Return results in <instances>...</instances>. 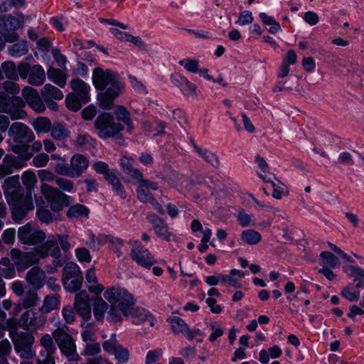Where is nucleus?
Returning <instances> with one entry per match:
<instances>
[{
	"label": "nucleus",
	"mask_w": 364,
	"mask_h": 364,
	"mask_svg": "<svg viewBox=\"0 0 364 364\" xmlns=\"http://www.w3.org/2000/svg\"><path fill=\"white\" fill-rule=\"evenodd\" d=\"M92 80L95 89L102 92L98 95L100 107L105 109H111L114 100L124 89L119 75L112 70L97 67L92 71Z\"/></svg>",
	"instance_id": "1"
},
{
	"label": "nucleus",
	"mask_w": 364,
	"mask_h": 364,
	"mask_svg": "<svg viewBox=\"0 0 364 364\" xmlns=\"http://www.w3.org/2000/svg\"><path fill=\"white\" fill-rule=\"evenodd\" d=\"M104 297L110 304L107 319L114 323L122 321V316L129 312L136 302L133 296L127 289L119 287H112L106 290L104 292Z\"/></svg>",
	"instance_id": "2"
},
{
	"label": "nucleus",
	"mask_w": 364,
	"mask_h": 364,
	"mask_svg": "<svg viewBox=\"0 0 364 364\" xmlns=\"http://www.w3.org/2000/svg\"><path fill=\"white\" fill-rule=\"evenodd\" d=\"M8 134L16 143L12 146V151L18 154L24 161L30 160L33 156V154L28 151V144L35 139L33 131L26 124L17 122L10 126Z\"/></svg>",
	"instance_id": "3"
},
{
	"label": "nucleus",
	"mask_w": 364,
	"mask_h": 364,
	"mask_svg": "<svg viewBox=\"0 0 364 364\" xmlns=\"http://www.w3.org/2000/svg\"><path fill=\"white\" fill-rule=\"evenodd\" d=\"M60 248L65 252L70 248V244L68 242V235L65 234L49 235L47 240L37 248L40 257L45 258L48 255L55 257L53 262L55 267H61L63 262L59 260L61 257Z\"/></svg>",
	"instance_id": "4"
},
{
	"label": "nucleus",
	"mask_w": 364,
	"mask_h": 364,
	"mask_svg": "<svg viewBox=\"0 0 364 364\" xmlns=\"http://www.w3.org/2000/svg\"><path fill=\"white\" fill-rule=\"evenodd\" d=\"M94 127L101 139L122 137L121 132L124 129L120 122L114 121L111 113L103 112L97 116L94 122Z\"/></svg>",
	"instance_id": "5"
},
{
	"label": "nucleus",
	"mask_w": 364,
	"mask_h": 364,
	"mask_svg": "<svg viewBox=\"0 0 364 364\" xmlns=\"http://www.w3.org/2000/svg\"><path fill=\"white\" fill-rule=\"evenodd\" d=\"M25 17L21 12L0 15V34L8 43H14L19 39L17 30L23 27Z\"/></svg>",
	"instance_id": "6"
},
{
	"label": "nucleus",
	"mask_w": 364,
	"mask_h": 364,
	"mask_svg": "<svg viewBox=\"0 0 364 364\" xmlns=\"http://www.w3.org/2000/svg\"><path fill=\"white\" fill-rule=\"evenodd\" d=\"M73 92L66 96L67 107L74 112L82 107V103L90 100V86L80 78L73 79L70 82Z\"/></svg>",
	"instance_id": "7"
},
{
	"label": "nucleus",
	"mask_w": 364,
	"mask_h": 364,
	"mask_svg": "<svg viewBox=\"0 0 364 364\" xmlns=\"http://www.w3.org/2000/svg\"><path fill=\"white\" fill-rule=\"evenodd\" d=\"M14 350L21 358L29 360L36 356L33 349L35 337L31 333L21 331L14 334L12 337Z\"/></svg>",
	"instance_id": "8"
},
{
	"label": "nucleus",
	"mask_w": 364,
	"mask_h": 364,
	"mask_svg": "<svg viewBox=\"0 0 364 364\" xmlns=\"http://www.w3.org/2000/svg\"><path fill=\"white\" fill-rule=\"evenodd\" d=\"M53 336L60 352L70 362H77L80 359L77 353L73 338L63 329L58 328L53 332Z\"/></svg>",
	"instance_id": "9"
},
{
	"label": "nucleus",
	"mask_w": 364,
	"mask_h": 364,
	"mask_svg": "<svg viewBox=\"0 0 364 364\" xmlns=\"http://www.w3.org/2000/svg\"><path fill=\"white\" fill-rule=\"evenodd\" d=\"M41 190L45 198L50 203V208L55 212H59L64 206H69L73 203L72 197L46 183L41 185Z\"/></svg>",
	"instance_id": "10"
},
{
	"label": "nucleus",
	"mask_w": 364,
	"mask_h": 364,
	"mask_svg": "<svg viewBox=\"0 0 364 364\" xmlns=\"http://www.w3.org/2000/svg\"><path fill=\"white\" fill-rule=\"evenodd\" d=\"M82 280V273L78 265L74 262L67 263L62 276L64 288L70 292L77 291L81 288Z\"/></svg>",
	"instance_id": "11"
},
{
	"label": "nucleus",
	"mask_w": 364,
	"mask_h": 364,
	"mask_svg": "<svg viewBox=\"0 0 364 364\" xmlns=\"http://www.w3.org/2000/svg\"><path fill=\"white\" fill-rule=\"evenodd\" d=\"M46 321L47 317L40 309L38 311L28 309L21 316L18 320V326L21 328L32 333L43 328Z\"/></svg>",
	"instance_id": "12"
},
{
	"label": "nucleus",
	"mask_w": 364,
	"mask_h": 364,
	"mask_svg": "<svg viewBox=\"0 0 364 364\" xmlns=\"http://www.w3.org/2000/svg\"><path fill=\"white\" fill-rule=\"evenodd\" d=\"M18 237L24 245L37 246L42 245L46 235L43 230L34 229L30 223H27L18 228Z\"/></svg>",
	"instance_id": "13"
},
{
	"label": "nucleus",
	"mask_w": 364,
	"mask_h": 364,
	"mask_svg": "<svg viewBox=\"0 0 364 364\" xmlns=\"http://www.w3.org/2000/svg\"><path fill=\"white\" fill-rule=\"evenodd\" d=\"M10 255L14 260V264L20 271L37 264L41 259L37 249L36 252H21L18 249L14 248L11 250Z\"/></svg>",
	"instance_id": "14"
},
{
	"label": "nucleus",
	"mask_w": 364,
	"mask_h": 364,
	"mask_svg": "<svg viewBox=\"0 0 364 364\" xmlns=\"http://www.w3.org/2000/svg\"><path fill=\"white\" fill-rule=\"evenodd\" d=\"M23 102L19 97L10 98L5 92H0V112L9 114L12 119L22 118L25 113L18 107Z\"/></svg>",
	"instance_id": "15"
},
{
	"label": "nucleus",
	"mask_w": 364,
	"mask_h": 364,
	"mask_svg": "<svg viewBox=\"0 0 364 364\" xmlns=\"http://www.w3.org/2000/svg\"><path fill=\"white\" fill-rule=\"evenodd\" d=\"M129 244L132 246L130 256L139 265L150 268L156 262L148 249L144 247L139 241H130Z\"/></svg>",
	"instance_id": "16"
},
{
	"label": "nucleus",
	"mask_w": 364,
	"mask_h": 364,
	"mask_svg": "<svg viewBox=\"0 0 364 364\" xmlns=\"http://www.w3.org/2000/svg\"><path fill=\"white\" fill-rule=\"evenodd\" d=\"M74 306L78 315L85 321H88L90 318V299L88 294L85 291H80L76 294Z\"/></svg>",
	"instance_id": "17"
},
{
	"label": "nucleus",
	"mask_w": 364,
	"mask_h": 364,
	"mask_svg": "<svg viewBox=\"0 0 364 364\" xmlns=\"http://www.w3.org/2000/svg\"><path fill=\"white\" fill-rule=\"evenodd\" d=\"M22 96L29 107L36 112L41 113L45 111L46 105L36 89L26 86L22 90Z\"/></svg>",
	"instance_id": "18"
},
{
	"label": "nucleus",
	"mask_w": 364,
	"mask_h": 364,
	"mask_svg": "<svg viewBox=\"0 0 364 364\" xmlns=\"http://www.w3.org/2000/svg\"><path fill=\"white\" fill-rule=\"evenodd\" d=\"M25 162L19 155L18 157L13 155H6L0 165V178L12 173L14 169L23 167Z\"/></svg>",
	"instance_id": "19"
},
{
	"label": "nucleus",
	"mask_w": 364,
	"mask_h": 364,
	"mask_svg": "<svg viewBox=\"0 0 364 364\" xmlns=\"http://www.w3.org/2000/svg\"><path fill=\"white\" fill-rule=\"evenodd\" d=\"M33 208L31 197L23 198L22 202L14 204V206L11 208L12 219L16 223H19Z\"/></svg>",
	"instance_id": "20"
},
{
	"label": "nucleus",
	"mask_w": 364,
	"mask_h": 364,
	"mask_svg": "<svg viewBox=\"0 0 364 364\" xmlns=\"http://www.w3.org/2000/svg\"><path fill=\"white\" fill-rule=\"evenodd\" d=\"M148 221L152 225L153 229L158 237L165 240H170L171 233L165 221L157 215L149 213L147 215Z\"/></svg>",
	"instance_id": "21"
},
{
	"label": "nucleus",
	"mask_w": 364,
	"mask_h": 364,
	"mask_svg": "<svg viewBox=\"0 0 364 364\" xmlns=\"http://www.w3.org/2000/svg\"><path fill=\"white\" fill-rule=\"evenodd\" d=\"M89 160L81 154L73 155L70 161V166L74 178H77L87 168Z\"/></svg>",
	"instance_id": "22"
},
{
	"label": "nucleus",
	"mask_w": 364,
	"mask_h": 364,
	"mask_svg": "<svg viewBox=\"0 0 364 364\" xmlns=\"http://www.w3.org/2000/svg\"><path fill=\"white\" fill-rule=\"evenodd\" d=\"M46 274L39 267H34L26 274V282L32 286L35 290L41 289L45 282Z\"/></svg>",
	"instance_id": "23"
},
{
	"label": "nucleus",
	"mask_w": 364,
	"mask_h": 364,
	"mask_svg": "<svg viewBox=\"0 0 364 364\" xmlns=\"http://www.w3.org/2000/svg\"><path fill=\"white\" fill-rule=\"evenodd\" d=\"M41 95L46 104H49L53 100H60L63 98L62 91L50 84H46L43 86L41 90Z\"/></svg>",
	"instance_id": "24"
},
{
	"label": "nucleus",
	"mask_w": 364,
	"mask_h": 364,
	"mask_svg": "<svg viewBox=\"0 0 364 364\" xmlns=\"http://www.w3.org/2000/svg\"><path fill=\"white\" fill-rule=\"evenodd\" d=\"M193 147L198 155L203 159V160L209 164L214 168L218 169L220 166V161L217 155L211 151L198 146L194 141H192Z\"/></svg>",
	"instance_id": "25"
},
{
	"label": "nucleus",
	"mask_w": 364,
	"mask_h": 364,
	"mask_svg": "<svg viewBox=\"0 0 364 364\" xmlns=\"http://www.w3.org/2000/svg\"><path fill=\"white\" fill-rule=\"evenodd\" d=\"M39 301V298L36 290H31L29 289L24 295L23 294V297L21 299V303L15 306V311L18 312L21 310V307L24 309H28L30 307L35 306L38 304Z\"/></svg>",
	"instance_id": "26"
},
{
	"label": "nucleus",
	"mask_w": 364,
	"mask_h": 364,
	"mask_svg": "<svg viewBox=\"0 0 364 364\" xmlns=\"http://www.w3.org/2000/svg\"><path fill=\"white\" fill-rule=\"evenodd\" d=\"M125 314V317L132 316L138 318L141 321H148L150 326H154V318L153 316L146 309L136 306L134 304Z\"/></svg>",
	"instance_id": "27"
},
{
	"label": "nucleus",
	"mask_w": 364,
	"mask_h": 364,
	"mask_svg": "<svg viewBox=\"0 0 364 364\" xmlns=\"http://www.w3.org/2000/svg\"><path fill=\"white\" fill-rule=\"evenodd\" d=\"M45 80L46 74L42 66L40 65H33L28 78V82L34 86H40L43 84Z\"/></svg>",
	"instance_id": "28"
},
{
	"label": "nucleus",
	"mask_w": 364,
	"mask_h": 364,
	"mask_svg": "<svg viewBox=\"0 0 364 364\" xmlns=\"http://www.w3.org/2000/svg\"><path fill=\"white\" fill-rule=\"evenodd\" d=\"M73 144L77 150L83 151L95 147L96 140L88 134H79Z\"/></svg>",
	"instance_id": "29"
},
{
	"label": "nucleus",
	"mask_w": 364,
	"mask_h": 364,
	"mask_svg": "<svg viewBox=\"0 0 364 364\" xmlns=\"http://www.w3.org/2000/svg\"><path fill=\"white\" fill-rule=\"evenodd\" d=\"M105 179L112 185L113 190L120 198L123 199L126 198V191L119 178V173L117 171L112 170V173L107 174Z\"/></svg>",
	"instance_id": "30"
},
{
	"label": "nucleus",
	"mask_w": 364,
	"mask_h": 364,
	"mask_svg": "<svg viewBox=\"0 0 364 364\" xmlns=\"http://www.w3.org/2000/svg\"><path fill=\"white\" fill-rule=\"evenodd\" d=\"M114 114L117 117L118 122H122L124 123L127 126V131L131 133L134 130V127L127 109L123 105H118L116 107Z\"/></svg>",
	"instance_id": "31"
},
{
	"label": "nucleus",
	"mask_w": 364,
	"mask_h": 364,
	"mask_svg": "<svg viewBox=\"0 0 364 364\" xmlns=\"http://www.w3.org/2000/svg\"><path fill=\"white\" fill-rule=\"evenodd\" d=\"M59 297L60 296L58 294L46 296L43 302V305L39 309L45 315L46 314L58 309L60 306Z\"/></svg>",
	"instance_id": "32"
},
{
	"label": "nucleus",
	"mask_w": 364,
	"mask_h": 364,
	"mask_svg": "<svg viewBox=\"0 0 364 364\" xmlns=\"http://www.w3.org/2000/svg\"><path fill=\"white\" fill-rule=\"evenodd\" d=\"M50 132V136L54 139L59 141L65 140L70 136V131L66 127V125L60 122H54Z\"/></svg>",
	"instance_id": "33"
},
{
	"label": "nucleus",
	"mask_w": 364,
	"mask_h": 364,
	"mask_svg": "<svg viewBox=\"0 0 364 364\" xmlns=\"http://www.w3.org/2000/svg\"><path fill=\"white\" fill-rule=\"evenodd\" d=\"M89 214V208L80 203L70 205L66 212L67 217L70 218H88Z\"/></svg>",
	"instance_id": "34"
},
{
	"label": "nucleus",
	"mask_w": 364,
	"mask_h": 364,
	"mask_svg": "<svg viewBox=\"0 0 364 364\" xmlns=\"http://www.w3.org/2000/svg\"><path fill=\"white\" fill-rule=\"evenodd\" d=\"M85 279L88 283L87 287L89 291L97 294H100L103 290V287L97 283V279L95 275L94 268L87 270Z\"/></svg>",
	"instance_id": "35"
},
{
	"label": "nucleus",
	"mask_w": 364,
	"mask_h": 364,
	"mask_svg": "<svg viewBox=\"0 0 364 364\" xmlns=\"http://www.w3.org/2000/svg\"><path fill=\"white\" fill-rule=\"evenodd\" d=\"M241 239L248 245H255L261 241L262 236L257 231L253 229H248L242 232Z\"/></svg>",
	"instance_id": "36"
},
{
	"label": "nucleus",
	"mask_w": 364,
	"mask_h": 364,
	"mask_svg": "<svg viewBox=\"0 0 364 364\" xmlns=\"http://www.w3.org/2000/svg\"><path fill=\"white\" fill-rule=\"evenodd\" d=\"M48 77L51 81L60 87H63L66 84V74L58 69L50 68L48 70Z\"/></svg>",
	"instance_id": "37"
},
{
	"label": "nucleus",
	"mask_w": 364,
	"mask_h": 364,
	"mask_svg": "<svg viewBox=\"0 0 364 364\" xmlns=\"http://www.w3.org/2000/svg\"><path fill=\"white\" fill-rule=\"evenodd\" d=\"M109 235H100L97 237L90 234L87 245L93 250H97L101 246L108 242Z\"/></svg>",
	"instance_id": "38"
},
{
	"label": "nucleus",
	"mask_w": 364,
	"mask_h": 364,
	"mask_svg": "<svg viewBox=\"0 0 364 364\" xmlns=\"http://www.w3.org/2000/svg\"><path fill=\"white\" fill-rule=\"evenodd\" d=\"M8 51L9 55L12 57L18 58L24 55L28 51L27 42L26 41H21L9 46Z\"/></svg>",
	"instance_id": "39"
},
{
	"label": "nucleus",
	"mask_w": 364,
	"mask_h": 364,
	"mask_svg": "<svg viewBox=\"0 0 364 364\" xmlns=\"http://www.w3.org/2000/svg\"><path fill=\"white\" fill-rule=\"evenodd\" d=\"M320 257L322 260L323 267L335 268L340 266L339 259L331 252L323 251L321 252Z\"/></svg>",
	"instance_id": "40"
},
{
	"label": "nucleus",
	"mask_w": 364,
	"mask_h": 364,
	"mask_svg": "<svg viewBox=\"0 0 364 364\" xmlns=\"http://www.w3.org/2000/svg\"><path fill=\"white\" fill-rule=\"evenodd\" d=\"M108 304L101 297H97L94 301L93 314L97 320H101L107 310Z\"/></svg>",
	"instance_id": "41"
},
{
	"label": "nucleus",
	"mask_w": 364,
	"mask_h": 364,
	"mask_svg": "<svg viewBox=\"0 0 364 364\" xmlns=\"http://www.w3.org/2000/svg\"><path fill=\"white\" fill-rule=\"evenodd\" d=\"M171 329L175 334L182 333L186 336L188 326L181 318L174 316L170 318Z\"/></svg>",
	"instance_id": "42"
},
{
	"label": "nucleus",
	"mask_w": 364,
	"mask_h": 364,
	"mask_svg": "<svg viewBox=\"0 0 364 364\" xmlns=\"http://www.w3.org/2000/svg\"><path fill=\"white\" fill-rule=\"evenodd\" d=\"M53 336L49 334L43 335L40 339V344L43 348L44 350L41 353H48V354H54L56 348L53 343Z\"/></svg>",
	"instance_id": "43"
},
{
	"label": "nucleus",
	"mask_w": 364,
	"mask_h": 364,
	"mask_svg": "<svg viewBox=\"0 0 364 364\" xmlns=\"http://www.w3.org/2000/svg\"><path fill=\"white\" fill-rule=\"evenodd\" d=\"M5 196L9 203H13L14 204L21 203L23 198L27 196H24V190L21 186L18 189L10 191L4 193Z\"/></svg>",
	"instance_id": "44"
},
{
	"label": "nucleus",
	"mask_w": 364,
	"mask_h": 364,
	"mask_svg": "<svg viewBox=\"0 0 364 364\" xmlns=\"http://www.w3.org/2000/svg\"><path fill=\"white\" fill-rule=\"evenodd\" d=\"M51 122L46 117H38L33 124L37 133H48L51 129Z\"/></svg>",
	"instance_id": "45"
},
{
	"label": "nucleus",
	"mask_w": 364,
	"mask_h": 364,
	"mask_svg": "<svg viewBox=\"0 0 364 364\" xmlns=\"http://www.w3.org/2000/svg\"><path fill=\"white\" fill-rule=\"evenodd\" d=\"M245 276V273L238 269H232L228 275H225L227 286H232L236 288L240 287V284L238 281V278L242 277Z\"/></svg>",
	"instance_id": "46"
},
{
	"label": "nucleus",
	"mask_w": 364,
	"mask_h": 364,
	"mask_svg": "<svg viewBox=\"0 0 364 364\" xmlns=\"http://www.w3.org/2000/svg\"><path fill=\"white\" fill-rule=\"evenodd\" d=\"M343 271L348 276L353 277L355 282L358 279H364V269L358 266L345 265L343 266Z\"/></svg>",
	"instance_id": "47"
},
{
	"label": "nucleus",
	"mask_w": 364,
	"mask_h": 364,
	"mask_svg": "<svg viewBox=\"0 0 364 364\" xmlns=\"http://www.w3.org/2000/svg\"><path fill=\"white\" fill-rule=\"evenodd\" d=\"M22 181L26 188L27 193L31 194L32 189L37 182L35 173L31 171H25L22 175Z\"/></svg>",
	"instance_id": "48"
},
{
	"label": "nucleus",
	"mask_w": 364,
	"mask_h": 364,
	"mask_svg": "<svg viewBox=\"0 0 364 364\" xmlns=\"http://www.w3.org/2000/svg\"><path fill=\"white\" fill-rule=\"evenodd\" d=\"M21 186L19 176L16 175L6 178L4 182L2 188L5 193L16 188L18 189Z\"/></svg>",
	"instance_id": "49"
},
{
	"label": "nucleus",
	"mask_w": 364,
	"mask_h": 364,
	"mask_svg": "<svg viewBox=\"0 0 364 364\" xmlns=\"http://www.w3.org/2000/svg\"><path fill=\"white\" fill-rule=\"evenodd\" d=\"M101 352V346L95 341L85 343L82 355L85 356H95Z\"/></svg>",
	"instance_id": "50"
},
{
	"label": "nucleus",
	"mask_w": 364,
	"mask_h": 364,
	"mask_svg": "<svg viewBox=\"0 0 364 364\" xmlns=\"http://www.w3.org/2000/svg\"><path fill=\"white\" fill-rule=\"evenodd\" d=\"M25 4V0H5L0 4V12L4 13L12 8H19Z\"/></svg>",
	"instance_id": "51"
},
{
	"label": "nucleus",
	"mask_w": 364,
	"mask_h": 364,
	"mask_svg": "<svg viewBox=\"0 0 364 364\" xmlns=\"http://www.w3.org/2000/svg\"><path fill=\"white\" fill-rule=\"evenodd\" d=\"M178 64L183 66L184 68L190 73H196L198 71L199 62L197 60L190 58L183 59L180 60Z\"/></svg>",
	"instance_id": "52"
},
{
	"label": "nucleus",
	"mask_w": 364,
	"mask_h": 364,
	"mask_svg": "<svg viewBox=\"0 0 364 364\" xmlns=\"http://www.w3.org/2000/svg\"><path fill=\"white\" fill-rule=\"evenodd\" d=\"M182 82L183 84L179 88L185 96H196L197 95L195 84L190 82L188 79L182 80Z\"/></svg>",
	"instance_id": "53"
},
{
	"label": "nucleus",
	"mask_w": 364,
	"mask_h": 364,
	"mask_svg": "<svg viewBox=\"0 0 364 364\" xmlns=\"http://www.w3.org/2000/svg\"><path fill=\"white\" fill-rule=\"evenodd\" d=\"M353 284H350L344 287L341 293V295L350 301H357L360 298V291H351Z\"/></svg>",
	"instance_id": "54"
},
{
	"label": "nucleus",
	"mask_w": 364,
	"mask_h": 364,
	"mask_svg": "<svg viewBox=\"0 0 364 364\" xmlns=\"http://www.w3.org/2000/svg\"><path fill=\"white\" fill-rule=\"evenodd\" d=\"M108 243L111 244L112 250L114 251V252L117 255L118 257L122 255V252L121 251V247L124 245V242L122 240L109 235Z\"/></svg>",
	"instance_id": "55"
},
{
	"label": "nucleus",
	"mask_w": 364,
	"mask_h": 364,
	"mask_svg": "<svg viewBox=\"0 0 364 364\" xmlns=\"http://www.w3.org/2000/svg\"><path fill=\"white\" fill-rule=\"evenodd\" d=\"M253 21L254 18L252 12L250 11H245L239 14L238 18L235 23L240 26H245L252 23Z\"/></svg>",
	"instance_id": "56"
},
{
	"label": "nucleus",
	"mask_w": 364,
	"mask_h": 364,
	"mask_svg": "<svg viewBox=\"0 0 364 364\" xmlns=\"http://www.w3.org/2000/svg\"><path fill=\"white\" fill-rule=\"evenodd\" d=\"M38 218L41 222L45 223H50L53 220V217L51 212L44 208H40L36 211Z\"/></svg>",
	"instance_id": "57"
},
{
	"label": "nucleus",
	"mask_w": 364,
	"mask_h": 364,
	"mask_svg": "<svg viewBox=\"0 0 364 364\" xmlns=\"http://www.w3.org/2000/svg\"><path fill=\"white\" fill-rule=\"evenodd\" d=\"M2 69L6 76L9 79H16V68L13 62H6L2 64Z\"/></svg>",
	"instance_id": "58"
},
{
	"label": "nucleus",
	"mask_w": 364,
	"mask_h": 364,
	"mask_svg": "<svg viewBox=\"0 0 364 364\" xmlns=\"http://www.w3.org/2000/svg\"><path fill=\"white\" fill-rule=\"evenodd\" d=\"M49 161V156L46 153H40L33 158V165L37 168H42Z\"/></svg>",
	"instance_id": "59"
},
{
	"label": "nucleus",
	"mask_w": 364,
	"mask_h": 364,
	"mask_svg": "<svg viewBox=\"0 0 364 364\" xmlns=\"http://www.w3.org/2000/svg\"><path fill=\"white\" fill-rule=\"evenodd\" d=\"M137 198L144 203H149L151 200L154 198L152 193L149 191H145V189L142 187V186H138L136 190Z\"/></svg>",
	"instance_id": "60"
},
{
	"label": "nucleus",
	"mask_w": 364,
	"mask_h": 364,
	"mask_svg": "<svg viewBox=\"0 0 364 364\" xmlns=\"http://www.w3.org/2000/svg\"><path fill=\"white\" fill-rule=\"evenodd\" d=\"M92 168L97 173L103 174L105 178H107V174H110L112 173L108 165L103 161H96L92 164Z\"/></svg>",
	"instance_id": "61"
},
{
	"label": "nucleus",
	"mask_w": 364,
	"mask_h": 364,
	"mask_svg": "<svg viewBox=\"0 0 364 364\" xmlns=\"http://www.w3.org/2000/svg\"><path fill=\"white\" fill-rule=\"evenodd\" d=\"M55 171L59 175L74 178L70 164H57Z\"/></svg>",
	"instance_id": "62"
},
{
	"label": "nucleus",
	"mask_w": 364,
	"mask_h": 364,
	"mask_svg": "<svg viewBox=\"0 0 364 364\" xmlns=\"http://www.w3.org/2000/svg\"><path fill=\"white\" fill-rule=\"evenodd\" d=\"M113 354L119 362L124 363L129 360V353L128 350L123 348L121 345L118 346Z\"/></svg>",
	"instance_id": "63"
},
{
	"label": "nucleus",
	"mask_w": 364,
	"mask_h": 364,
	"mask_svg": "<svg viewBox=\"0 0 364 364\" xmlns=\"http://www.w3.org/2000/svg\"><path fill=\"white\" fill-rule=\"evenodd\" d=\"M210 329L212 331L209 336V341L210 342L215 341L223 334V330L215 322L210 323Z\"/></svg>",
	"instance_id": "64"
}]
</instances>
